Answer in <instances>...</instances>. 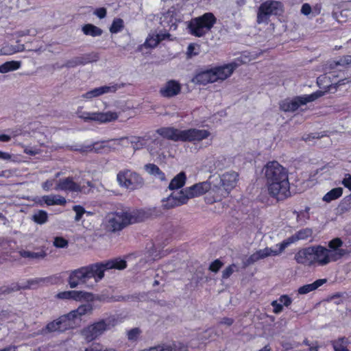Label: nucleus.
I'll use <instances>...</instances> for the list:
<instances>
[{
  "label": "nucleus",
  "mask_w": 351,
  "mask_h": 351,
  "mask_svg": "<svg viewBox=\"0 0 351 351\" xmlns=\"http://www.w3.org/2000/svg\"><path fill=\"white\" fill-rule=\"evenodd\" d=\"M48 219V215L46 211L45 210H38L32 216V219L34 222L38 224H43L47 222Z\"/></svg>",
  "instance_id": "nucleus-40"
},
{
  "label": "nucleus",
  "mask_w": 351,
  "mask_h": 351,
  "mask_svg": "<svg viewBox=\"0 0 351 351\" xmlns=\"http://www.w3.org/2000/svg\"><path fill=\"white\" fill-rule=\"evenodd\" d=\"M124 84H114L112 83L109 85H106L100 87L93 88L82 95L83 99H92L95 97L103 95L104 94L114 93L118 89L123 88Z\"/></svg>",
  "instance_id": "nucleus-15"
},
{
  "label": "nucleus",
  "mask_w": 351,
  "mask_h": 351,
  "mask_svg": "<svg viewBox=\"0 0 351 351\" xmlns=\"http://www.w3.org/2000/svg\"><path fill=\"white\" fill-rule=\"evenodd\" d=\"M269 194L278 200H282L290 195L289 178L266 182Z\"/></svg>",
  "instance_id": "nucleus-11"
},
{
  "label": "nucleus",
  "mask_w": 351,
  "mask_h": 351,
  "mask_svg": "<svg viewBox=\"0 0 351 351\" xmlns=\"http://www.w3.org/2000/svg\"><path fill=\"white\" fill-rule=\"evenodd\" d=\"M119 115L116 112L108 111L105 112H84L80 115V118L84 121H93L99 123L110 122L117 119Z\"/></svg>",
  "instance_id": "nucleus-14"
},
{
  "label": "nucleus",
  "mask_w": 351,
  "mask_h": 351,
  "mask_svg": "<svg viewBox=\"0 0 351 351\" xmlns=\"http://www.w3.org/2000/svg\"><path fill=\"white\" fill-rule=\"evenodd\" d=\"M104 143H105V145H104V146L105 147L106 153H108L111 151H114L117 149L116 145H115L114 139H111L109 141H105Z\"/></svg>",
  "instance_id": "nucleus-52"
},
{
  "label": "nucleus",
  "mask_w": 351,
  "mask_h": 351,
  "mask_svg": "<svg viewBox=\"0 0 351 351\" xmlns=\"http://www.w3.org/2000/svg\"><path fill=\"white\" fill-rule=\"evenodd\" d=\"M337 65L343 66H351V56H345L341 57L337 62Z\"/></svg>",
  "instance_id": "nucleus-50"
},
{
  "label": "nucleus",
  "mask_w": 351,
  "mask_h": 351,
  "mask_svg": "<svg viewBox=\"0 0 351 351\" xmlns=\"http://www.w3.org/2000/svg\"><path fill=\"white\" fill-rule=\"evenodd\" d=\"M311 7L308 3H304L301 8V13L308 16L311 12Z\"/></svg>",
  "instance_id": "nucleus-59"
},
{
  "label": "nucleus",
  "mask_w": 351,
  "mask_h": 351,
  "mask_svg": "<svg viewBox=\"0 0 351 351\" xmlns=\"http://www.w3.org/2000/svg\"><path fill=\"white\" fill-rule=\"evenodd\" d=\"M73 209L76 213V215L75 217V220L76 221H80L82 219V215L85 213L84 208L80 205H76V206H73Z\"/></svg>",
  "instance_id": "nucleus-51"
},
{
  "label": "nucleus",
  "mask_w": 351,
  "mask_h": 351,
  "mask_svg": "<svg viewBox=\"0 0 351 351\" xmlns=\"http://www.w3.org/2000/svg\"><path fill=\"white\" fill-rule=\"evenodd\" d=\"M277 300L278 301L279 303L282 304V307H288L292 303V299L288 295L286 294L280 295Z\"/></svg>",
  "instance_id": "nucleus-49"
},
{
  "label": "nucleus",
  "mask_w": 351,
  "mask_h": 351,
  "mask_svg": "<svg viewBox=\"0 0 351 351\" xmlns=\"http://www.w3.org/2000/svg\"><path fill=\"white\" fill-rule=\"evenodd\" d=\"M24 152L27 154L31 155V156H35L38 154H39V151L38 149H32L28 147H25L24 149Z\"/></svg>",
  "instance_id": "nucleus-62"
},
{
  "label": "nucleus",
  "mask_w": 351,
  "mask_h": 351,
  "mask_svg": "<svg viewBox=\"0 0 351 351\" xmlns=\"http://www.w3.org/2000/svg\"><path fill=\"white\" fill-rule=\"evenodd\" d=\"M126 266V261L119 258L90 264L71 271L67 282L71 289L86 284L90 278H93L95 282L97 283L104 278L105 271L112 269H123Z\"/></svg>",
  "instance_id": "nucleus-1"
},
{
  "label": "nucleus",
  "mask_w": 351,
  "mask_h": 351,
  "mask_svg": "<svg viewBox=\"0 0 351 351\" xmlns=\"http://www.w3.org/2000/svg\"><path fill=\"white\" fill-rule=\"evenodd\" d=\"M65 317H60L56 320L50 322L46 326L49 332L63 331L69 326L68 323L64 322Z\"/></svg>",
  "instance_id": "nucleus-27"
},
{
  "label": "nucleus",
  "mask_w": 351,
  "mask_h": 351,
  "mask_svg": "<svg viewBox=\"0 0 351 351\" xmlns=\"http://www.w3.org/2000/svg\"><path fill=\"white\" fill-rule=\"evenodd\" d=\"M156 36L158 37L159 43L164 40H166V39L171 40L170 38L171 34L167 32H165V33L160 32V33L156 34Z\"/></svg>",
  "instance_id": "nucleus-61"
},
{
  "label": "nucleus",
  "mask_w": 351,
  "mask_h": 351,
  "mask_svg": "<svg viewBox=\"0 0 351 351\" xmlns=\"http://www.w3.org/2000/svg\"><path fill=\"white\" fill-rule=\"evenodd\" d=\"M212 188V181H206L186 187L182 189V191L188 202L189 199L202 195L206 192H209L210 194L213 195Z\"/></svg>",
  "instance_id": "nucleus-13"
},
{
  "label": "nucleus",
  "mask_w": 351,
  "mask_h": 351,
  "mask_svg": "<svg viewBox=\"0 0 351 351\" xmlns=\"http://www.w3.org/2000/svg\"><path fill=\"white\" fill-rule=\"evenodd\" d=\"M195 45L193 43L190 44L187 47L186 55L189 58H191L198 54V52L195 51Z\"/></svg>",
  "instance_id": "nucleus-58"
},
{
  "label": "nucleus",
  "mask_w": 351,
  "mask_h": 351,
  "mask_svg": "<svg viewBox=\"0 0 351 351\" xmlns=\"http://www.w3.org/2000/svg\"><path fill=\"white\" fill-rule=\"evenodd\" d=\"M114 143L117 147V149H119L121 147H129V141H128V137H121L120 138L114 139Z\"/></svg>",
  "instance_id": "nucleus-48"
},
{
  "label": "nucleus",
  "mask_w": 351,
  "mask_h": 351,
  "mask_svg": "<svg viewBox=\"0 0 351 351\" xmlns=\"http://www.w3.org/2000/svg\"><path fill=\"white\" fill-rule=\"evenodd\" d=\"M186 177L184 172H180L176 175L171 181L169 189L175 190L182 187L186 182Z\"/></svg>",
  "instance_id": "nucleus-31"
},
{
  "label": "nucleus",
  "mask_w": 351,
  "mask_h": 351,
  "mask_svg": "<svg viewBox=\"0 0 351 351\" xmlns=\"http://www.w3.org/2000/svg\"><path fill=\"white\" fill-rule=\"evenodd\" d=\"M132 219L127 212L110 213L106 216V228L111 232L119 231L131 223Z\"/></svg>",
  "instance_id": "nucleus-9"
},
{
  "label": "nucleus",
  "mask_w": 351,
  "mask_h": 351,
  "mask_svg": "<svg viewBox=\"0 0 351 351\" xmlns=\"http://www.w3.org/2000/svg\"><path fill=\"white\" fill-rule=\"evenodd\" d=\"M88 293L82 291H64L59 292L56 295V298L63 300H75L81 301L82 300L88 298Z\"/></svg>",
  "instance_id": "nucleus-24"
},
{
  "label": "nucleus",
  "mask_w": 351,
  "mask_h": 351,
  "mask_svg": "<svg viewBox=\"0 0 351 351\" xmlns=\"http://www.w3.org/2000/svg\"><path fill=\"white\" fill-rule=\"evenodd\" d=\"M271 305L273 307V313L275 314H279L283 311L282 304L279 303L277 300L272 301Z\"/></svg>",
  "instance_id": "nucleus-53"
},
{
  "label": "nucleus",
  "mask_w": 351,
  "mask_h": 351,
  "mask_svg": "<svg viewBox=\"0 0 351 351\" xmlns=\"http://www.w3.org/2000/svg\"><path fill=\"white\" fill-rule=\"evenodd\" d=\"M86 62V60H84V58H81V57H77V58H75L72 60H68L64 66L66 67H68V68H71V67H75L77 65H80V64H85Z\"/></svg>",
  "instance_id": "nucleus-44"
},
{
  "label": "nucleus",
  "mask_w": 351,
  "mask_h": 351,
  "mask_svg": "<svg viewBox=\"0 0 351 351\" xmlns=\"http://www.w3.org/2000/svg\"><path fill=\"white\" fill-rule=\"evenodd\" d=\"M310 208L306 207L304 210L299 212L294 211L293 213L296 215V220L301 224H304L310 219L309 214Z\"/></svg>",
  "instance_id": "nucleus-37"
},
{
  "label": "nucleus",
  "mask_w": 351,
  "mask_h": 351,
  "mask_svg": "<svg viewBox=\"0 0 351 351\" xmlns=\"http://www.w3.org/2000/svg\"><path fill=\"white\" fill-rule=\"evenodd\" d=\"M239 64L234 62L211 69L215 82L223 81L231 76Z\"/></svg>",
  "instance_id": "nucleus-16"
},
{
  "label": "nucleus",
  "mask_w": 351,
  "mask_h": 351,
  "mask_svg": "<svg viewBox=\"0 0 351 351\" xmlns=\"http://www.w3.org/2000/svg\"><path fill=\"white\" fill-rule=\"evenodd\" d=\"M20 255L23 258L32 260L43 259L46 256V252L43 250L39 252H31L27 250H21L19 252Z\"/></svg>",
  "instance_id": "nucleus-34"
},
{
  "label": "nucleus",
  "mask_w": 351,
  "mask_h": 351,
  "mask_svg": "<svg viewBox=\"0 0 351 351\" xmlns=\"http://www.w3.org/2000/svg\"><path fill=\"white\" fill-rule=\"evenodd\" d=\"M187 203L182 190L178 193H172L167 198L162 200V207L164 209H171Z\"/></svg>",
  "instance_id": "nucleus-19"
},
{
  "label": "nucleus",
  "mask_w": 351,
  "mask_h": 351,
  "mask_svg": "<svg viewBox=\"0 0 351 351\" xmlns=\"http://www.w3.org/2000/svg\"><path fill=\"white\" fill-rule=\"evenodd\" d=\"M16 347L15 346H9L3 349L0 350V351H16Z\"/></svg>",
  "instance_id": "nucleus-64"
},
{
  "label": "nucleus",
  "mask_w": 351,
  "mask_h": 351,
  "mask_svg": "<svg viewBox=\"0 0 351 351\" xmlns=\"http://www.w3.org/2000/svg\"><path fill=\"white\" fill-rule=\"evenodd\" d=\"M119 185L129 190L134 191L143 186L144 182L140 175L128 169H124L117 176Z\"/></svg>",
  "instance_id": "nucleus-8"
},
{
  "label": "nucleus",
  "mask_w": 351,
  "mask_h": 351,
  "mask_svg": "<svg viewBox=\"0 0 351 351\" xmlns=\"http://www.w3.org/2000/svg\"><path fill=\"white\" fill-rule=\"evenodd\" d=\"M117 322L112 317L101 319L84 328L82 335L88 342L92 341L102 335L106 330H110L117 324Z\"/></svg>",
  "instance_id": "nucleus-6"
},
{
  "label": "nucleus",
  "mask_w": 351,
  "mask_h": 351,
  "mask_svg": "<svg viewBox=\"0 0 351 351\" xmlns=\"http://www.w3.org/2000/svg\"><path fill=\"white\" fill-rule=\"evenodd\" d=\"M326 282V279H318L311 284H307L300 287L298 290V293L300 295L308 293L313 291L316 290Z\"/></svg>",
  "instance_id": "nucleus-30"
},
{
  "label": "nucleus",
  "mask_w": 351,
  "mask_h": 351,
  "mask_svg": "<svg viewBox=\"0 0 351 351\" xmlns=\"http://www.w3.org/2000/svg\"><path fill=\"white\" fill-rule=\"evenodd\" d=\"M343 194V189L337 187L328 191L322 198L323 201L330 202L340 197Z\"/></svg>",
  "instance_id": "nucleus-35"
},
{
  "label": "nucleus",
  "mask_w": 351,
  "mask_h": 351,
  "mask_svg": "<svg viewBox=\"0 0 351 351\" xmlns=\"http://www.w3.org/2000/svg\"><path fill=\"white\" fill-rule=\"evenodd\" d=\"M343 244L342 240L336 237L328 242V248L322 245L313 246L314 263H317L319 265L324 266L348 255L349 252L342 248Z\"/></svg>",
  "instance_id": "nucleus-3"
},
{
  "label": "nucleus",
  "mask_w": 351,
  "mask_h": 351,
  "mask_svg": "<svg viewBox=\"0 0 351 351\" xmlns=\"http://www.w3.org/2000/svg\"><path fill=\"white\" fill-rule=\"evenodd\" d=\"M104 141L95 143L92 145L82 146L80 148L75 149L82 153L94 152L96 153H106Z\"/></svg>",
  "instance_id": "nucleus-29"
},
{
  "label": "nucleus",
  "mask_w": 351,
  "mask_h": 351,
  "mask_svg": "<svg viewBox=\"0 0 351 351\" xmlns=\"http://www.w3.org/2000/svg\"><path fill=\"white\" fill-rule=\"evenodd\" d=\"M282 254L280 247L276 250H274L271 247H265L264 249L259 250L252 254L246 261L245 264L247 265H252L261 259L265 258L269 256H276Z\"/></svg>",
  "instance_id": "nucleus-20"
},
{
  "label": "nucleus",
  "mask_w": 351,
  "mask_h": 351,
  "mask_svg": "<svg viewBox=\"0 0 351 351\" xmlns=\"http://www.w3.org/2000/svg\"><path fill=\"white\" fill-rule=\"evenodd\" d=\"M216 23V18L213 13L206 12L187 22L189 32L195 37L206 35Z\"/></svg>",
  "instance_id": "nucleus-5"
},
{
  "label": "nucleus",
  "mask_w": 351,
  "mask_h": 351,
  "mask_svg": "<svg viewBox=\"0 0 351 351\" xmlns=\"http://www.w3.org/2000/svg\"><path fill=\"white\" fill-rule=\"evenodd\" d=\"M123 28V21L121 19H115L113 20L112 25L110 27V32L112 34H117L122 30Z\"/></svg>",
  "instance_id": "nucleus-42"
},
{
  "label": "nucleus",
  "mask_w": 351,
  "mask_h": 351,
  "mask_svg": "<svg viewBox=\"0 0 351 351\" xmlns=\"http://www.w3.org/2000/svg\"><path fill=\"white\" fill-rule=\"evenodd\" d=\"M181 92V85L176 80H171L167 82L160 88V95L165 98L173 97Z\"/></svg>",
  "instance_id": "nucleus-22"
},
{
  "label": "nucleus",
  "mask_w": 351,
  "mask_h": 351,
  "mask_svg": "<svg viewBox=\"0 0 351 351\" xmlns=\"http://www.w3.org/2000/svg\"><path fill=\"white\" fill-rule=\"evenodd\" d=\"M62 317H65L64 322L68 323L69 326L71 325L70 321L81 318L80 316L77 314L76 309L71 311L66 315H62Z\"/></svg>",
  "instance_id": "nucleus-45"
},
{
  "label": "nucleus",
  "mask_w": 351,
  "mask_h": 351,
  "mask_svg": "<svg viewBox=\"0 0 351 351\" xmlns=\"http://www.w3.org/2000/svg\"><path fill=\"white\" fill-rule=\"evenodd\" d=\"M160 23L164 28H169V30L177 29V19L174 16V12L168 10L163 13L160 18Z\"/></svg>",
  "instance_id": "nucleus-25"
},
{
  "label": "nucleus",
  "mask_w": 351,
  "mask_h": 351,
  "mask_svg": "<svg viewBox=\"0 0 351 351\" xmlns=\"http://www.w3.org/2000/svg\"><path fill=\"white\" fill-rule=\"evenodd\" d=\"M314 248L308 247L300 250L295 254L294 259L298 264L312 265L314 264Z\"/></svg>",
  "instance_id": "nucleus-23"
},
{
  "label": "nucleus",
  "mask_w": 351,
  "mask_h": 351,
  "mask_svg": "<svg viewBox=\"0 0 351 351\" xmlns=\"http://www.w3.org/2000/svg\"><path fill=\"white\" fill-rule=\"evenodd\" d=\"M335 351H348V340L345 337L339 338L332 343Z\"/></svg>",
  "instance_id": "nucleus-38"
},
{
  "label": "nucleus",
  "mask_w": 351,
  "mask_h": 351,
  "mask_svg": "<svg viewBox=\"0 0 351 351\" xmlns=\"http://www.w3.org/2000/svg\"><path fill=\"white\" fill-rule=\"evenodd\" d=\"M192 82L199 85L215 82L211 69L197 73L192 79Z\"/></svg>",
  "instance_id": "nucleus-26"
},
{
  "label": "nucleus",
  "mask_w": 351,
  "mask_h": 351,
  "mask_svg": "<svg viewBox=\"0 0 351 351\" xmlns=\"http://www.w3.org/2000/svg\"><path fill=\"white\" fill-rule=\"evenodd\" d=\"M264 170L266 182L289 178L288 170L277 161L267 162Z\"/></svg>",
  "instance_id": "nucleus-12"
},
{
  "label": "nucleus",
  "mask_w": 351,
  "mask_h": 351,
  "mask_svg": "<svg viewBox=\"0 0 351 351\" xmlns=\"http://www.w3.org/2000/svg\"><path fill=\"white\" fill-rule=\"evenodd\" d=\"M82 31L85 35L93 37L100 36L103 34V30L101 28L90 23L84 25Z\"/></svg>",
  "instance_id": "nucleus-32"
},
{
  "label": "nucleus",
  "mask_w": 351,
  "mask_h": 351,
  "mask_svg": "<svg viewBox=\"0 0 351 351\" xmlns=\"http://www.w3.org/2000/svg\"><path fill=\"white\" fill-rule=\"evenodd\" d=\"M54 182H55V179L47 180V181H45V182L43 183V184H42L43 189L45 191H50L54 184Z\"/></svg>",
  "instance_id": "nucleus-57"
},
{
  "label": "nucleus",
  "mask_w": 351,
  "mask_h": 351,
  "mask_svg": "<svg viewBox=\"0 0 351 351\" xmlns=\"http://www.w3.org/2000/svg\"><path fill=\"white\" fill-rule=\"evenodd\" d=\"M282 12V5L276 1H267L261 4L257 12V23H267L271 15H277Z\"/></svg>",
  "instance_id": "nucleus-10"
},
{
  "label": "nucleus",
  "mask_w": 351,
  "mask_h": 351,
  "mask_svg": "<svg viewBox=\"0 0 351 351\" xmlns=\"http://www.w3.org/2000/svg\"><path fill=\"white\" fill-rule=\"evenodd\" d=\"M161 137L174 142H200L208 138L211 133L208 130L190 128L180 130L174 127H162L156 130Z\"/></svg>",
  "instance_id": "nucleus-2"
},
{
  "label": "nucleus",
  "mask_w": 351,
  "mask_h": 351,
  "mask_svg": "<svg viewBox=\"0 0 351 351\" xmlns=\"http://www.w3.org/2000/svg\"><path fill=\"white\" fill-rule=\"evenodd\" d=\"M93 14L99 19H102L106 16L107 10L105 8H99L95 10Z\"/></svg>",
  "instance_id": "nucleus-56"
},
{
  "label": "nucleus",
  "mask_w": 351,
  "mask_h": 351,
  "mask_svg": "<svg viewBox=\"0 0 351 351\" xmlns=\"http://www.w3.org/2000/svg\"><path fill=\"white\" fill-rule=\"evenodd\" d=\"M324 95V92L317 91L311 95L299 96L292 99H287L280 104V108L284 112H294L300 106L306 104Z\"/></svg>",
  "instance_id": "nucleus-7"
},
{
  "label": "nucleus",
  "mask_w": 351,
  "mask_h": 351,
  "mask_svg": "<svg viewBox=\"0 0 351 351\" xmlns=\"http://www.w3.org/2000/svg\"><path fill=\"white\" fill-rule=\"evenodd\" d=\"M128 141L129 146L131 145L134 149H138L145 145L144 138L140 136H130L128 137Z\"/></svg>",
  "instance_id": "nucleus-39"
},
{
  "label": "nucleus",
  "mask_w": 351,
  "mask_h": 351,
  "mask_svg": "<svg viewBox=\"0 0 351 351\" xmlns=\"http://www.w3.org/2000/svg\"><path fill=\"white\" fill-rule=\"evenodd\" d=\"M223 263L219 260H215L210 265L209 269L216 273L220 269Z\"/></svg>",
  "instance_id": "nucleus-54"
},
{
  "label": "nucleus",
  "mask_w": 351,
  "mask_h": 351,
  "mask_svg": "<svg viewBox=\"0 0 351 351\" xmlns=\"http://www.w3.org/2000/svg\"><path fill=\"white\" fill-rule=\"evenodd\" d=\"M145 169L150 175L157 176L159 179L163 180L165 178L164 173H162L159 167L154 164H147L145 166Z\"/></svg>",
  "instance_id": "nucleus-36"
},
{
  "label": "nucleus",
  "mask_w": 351,
  "mask_h": 351,
  "mask_svg": "<svg viewBox=\"0 0 351 351\" xmlns=\"http://www.w3.org/2000/svg\"><path fill=\"white\" fill-rule=\"evenodd\" d=\"M236 267V265L232 264L228 267H226L222 272V278H229L232 274L234 272V269Z\"/></svg>",
  "instance_id": "nucleus-55"
},
{
  "label": "nucleus",
  "mask_w": 351,
  "mask_h": 351,
  "mask_svg": "<svg viewBox=\"0 0 351 351\" xmlns=\"http://www.w3.org/2000/svg\"><path fill=\"white\" fill-rule=\"evenodd\" d=\"M159 44L158 37L156 34H150L146 38L144 46L147 48H154Z\"/></svg>",
  "instance_id": "nucleus-43"
},
{
  "label": "nucleus",
  "mask_w": 351,
  "mask_h": 351,
  "mask_svg": "<svg viewBox=\"0 0 351 351\" xmlns=\"http://www.w3.org/2000/svg\"><path fill=\"white\" fill-rule=\"evenodd\" d=\"M239 64L234 62L211 69L215 82L223 81L231 76Z\"/></svg>",
  "instance_id": "nucleus-17"
},
{
  "label": "nucleus",
  "mask_w": 351,
  "mask_h": 351,
  "mask_svg": "<svg viewBox=\"0 0 351 351\" xmlns=\"http://www.w3.org/2000/svg\"><path fill=\"white\" fill-rule=\"evenodd\" d=\"M42 199L47 206H64L66 203V199L60 195H44Z\"/></svg>",
  "instance_id": "nucleus-28"
},
{
  "label": "nucleus",
  "mask_w": 351,
  "mask_h": 351,
  "mask_svg": "<svg viewBox=\"0 0 351 351\" xmlns=\"http://www.w3.org/2000/svg\"><path fill=\"white\" fill-rule=\"evenodd\" d=\"M12 291H13V289L11 288H9V287H0V294H9Z\"/></svg>",
  "instance_id": "nucleus-63"
},
{
  "label": "nucleus",
  "mask_w": 351,
  "mask_h": 351,
  "mask_svg": "<svg viewBox=\"0 0 351 351\" xmlns=\"http://www.w3.org/2000/svg\"><path fill=\"white\" fill-rule=\"evenodd\" d=\"M68 241L63 237H57L54 239L53 245L56 247L64 248L68 246Z\"/></svg>",
  "instance_id": "nucleus-47"
},
{
  "label": "nucleus",
  "mask_w": 351,
  "mask_h": 351,
  "mask_svg": "<svg viewBox=\"0 0 351 351\" xmlns=\"http://www.w3.org/2000/svg\"><path fill=\"white\" fill-rule=\"evenodd\" d=\"M93 312V306L90 304H82L76 309V313L80 317L86 315H90Z\"/></svg>",
  "instance_id": "nucleus-41"
},
{
  "label": "nucleus",
  "mask_w": 351,
  "mask_h": 351,
  "mask_svg": "<svg viewBox=\"0 0 351 351\" xmlns=\"http://www.w3.org/2000/svg\"><path fill=\"white\" fill-rule=\"evenodd\" d=\"M238 179L239 175L234 171L227 172L214 178L212 180L213 197H207V202L211 204L227 197L236 186Z\"/></svg>",
  "instance_id": "nucleus-4"
},
{
  "label": "nucleus",
  "mask_w": 351,
  "mask_h": 351,
  "mask_svg": "<svg viewBox=\"0 0 351 351\" xmlns=\"http://www.w3.org/2000/svg\"><path fill=\"white\" fill-rule=\"evenodd\" d=\"M141 333V330L138 328H134L128 332V338L129 340H136Z\"/></svg>",
  "instance_id": "nucleus-46"
},
{
  "label": "nucleus",
  "mask_w": 351,
  "mask_h": 351,
  "mask_svg": "<svg viewBox=\"0 0 351 351\" xmlns=\"http://www.w3.org/2000/svg\"><path fill=\"white\" fill-rule=\"evenodd\" d=\"M342 184L344 185L345 187L351 190V175H346V178L342 181Z\"/></svg>",
  "instance_id": "nucleus-60"
},
{
  "label": "nucleus",
  "mask_w": 351,
  "mask_h": 351,
  "mask_svg": "<svg viewBox=\"0 0 351 351\" xmlns=\"http://www.w3.org/2000/svg\"><path fill=\"white\" fill-rule=\"evenodd\" d=\"M313 234V230L311 228H304L298 231L293 235L285 239L280 243L276 245L277 247H280L282 253L291 244L299 241L305 240L311 237Z\"/></svg>",
  "instance_id": "nucleus-18"
},
{
  "label": "nucleus",
  "mask_w": 351,
  "mask_h": 351,
  "mask_svg": "<svg viewBox=\"0 0 351 351\" xmlns=\"http://www.w3.org/2000/svg\"><path fill=\"white\" fill-rule=\"evenodd\" d=\"M82 187L80 184L75 182L73 177H67L60 179L54 187L56 191H63L69 192H82Z\"/></svg>",
  "instance_id": "nucleus-21"
},
{
  "label": "nucleus",
  "mask_w": 351,
  "mask_h": 351,
  "mask_svg": "<svg viewBox=\"0 0 351 351\" xmlns=\"http://www.w3.org/2000/svg\"><path fill=\"white\" fill-rule=\"evenodd\" d=\"M21 66L20 61H8L0 65V73H6L19 69Z\"/></svg>",
  "instance_id": "nucleus-33"
}]
</instances>
